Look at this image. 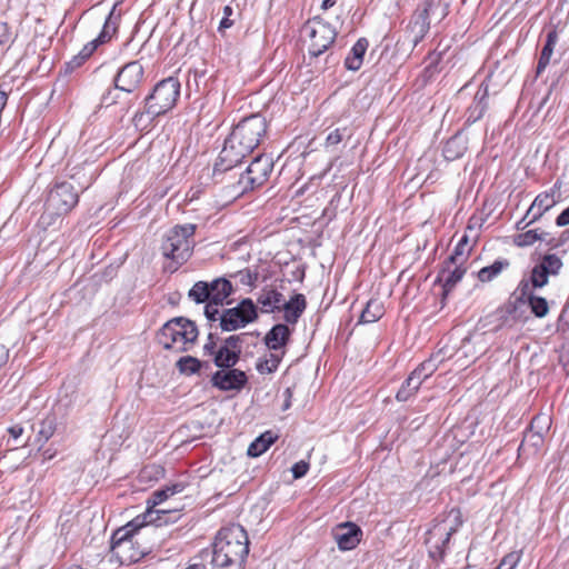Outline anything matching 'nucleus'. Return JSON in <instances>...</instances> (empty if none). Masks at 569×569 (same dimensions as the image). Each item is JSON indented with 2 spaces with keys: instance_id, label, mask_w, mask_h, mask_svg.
<instances>
[{
  "instance_id": "obj_63",
  "label": "nucleus",
  "mask_w": 569,
  "mask_h": 569,
  "mask_svg": "<svg viewBox=\"0 0 569 569\" xmlns=\"http://www.w3.org/2000/svg\"><path fill=\"white\" fill-rule=\"evenodd\" d=\"M533 427V418L528 422L527 429L530 431Z\"/></svg>"
},
{
  "instance_id": "obj_36",
  "label": "nucleus",
  "mask_w": 569,
  "mask_h": 569,
  "mask_svg": "<svg viewBox=\"0 0 569 569\" xmlns=\"http://www.w3.org/2000/svg\"><path fill=\"white\" fill-rule=\"evenodd\" d=\"M559 186L556 183L548 191L536 196V204L541 209L542 212H545L556 204L557 198H559Z\"/></svg>"
},
{
  "instance_id": "obj_31",
  "label": "nucleus",
  "mask_w": 569,
  "mask_h": 569,
  "mask_svg": "<svg viewBox=\"0 0 569 569\" xmlns=\"http://www.w3.org/2000/svg\"><path fill=\"white\" fill-rule=\"evenodd\" d=\"M277 437L271 431H266L258 437L248 448V455L250 457H259L266 452L269 447L276 441Z\"/></svg>"
},
{
  "instance_id": "obj_49",
  "label": "nucleus",
  "mask_w": 569,
  "mask_h": 569,
  "mask_svg": "<svg viewBox=\"0 0 569 569\" xmlns=\"http://www.w3.org/2000/svg\"><path fill=\"white\" fill-rule=\"evenodd\" d=\"M518 560L519 556L517 553H509L502 559L496 569H513Z\"/></svg>"
},
{
  "instance_id": "obj_15",
  "label": "nucleus",
  "mask_w": 569,
  "mask_h": 569,
  "mask_svg": "<svg viewBox=\"0 0 569 569\" xmlns=\"http://www.w3.org/2000/svg\"><path fill=\"white\" fill-rule=\"evenodd\" d=\"M247 381L244 371L233 368H221L211 377L212 386L222 391L241 390Z\"/></svg>"
},
{
  "instance_id": "obj_52",
  "label": "nucleus",
  "mask_w": 569,
  "mask_h": 569,
  "mask_svg": "<svg viewBox=\"0 0 569 569\" xmlns=\"http://www.w3.org/2000/svg\"><path fill=\"white\" fill-rule=\"evenodd\" d=\"M203 350L206 353L212 355V356H214V353L217 352L216 340H214V336L212 333H209L208 340L203 346Z\"/></svg>"
},
{
  "instance_id": "obj_62",
  "label": "nucleus",
  "mask_w": 569,
  "mask_h": 569,
  "mask_svg": "<svg viewBox=\"0 0 569 569\" xmlns=\"http://www.w3.org/2000/svg\"><path fill=\"white\" fill-rule=\"evenodd\" d=\"M162 509H178V512L181 510V507H177V506H167V507H163Z\"/></svg>"
},
{
  "instance_id": "obj_59",
  "label": "nucleus",
  "mask_w": 569,
  "mask_h": 569,
  "mask_svg": "<svg viewBox=\"0 0 569 569\" xmlns=\"http://www.w3.org/2000/svg\"><path fill=\"white\" fill-rule=\"evenodd\" d=\"M231 26V21L228 18H223L220 22V29L229 28Z\"/></svg>"
},
{
  "instance_id": "obj_55",
  "label": "nucleus",
  "mask_w": 569,
  "mask_h": 569,
  "mask_svg": "<svg viewBox=\"0 0 569 569\" xmlns=\"http://www.w3.org/2000/svg\"><path fill=\"white\" fill-rule=\"evenodd\" d=\"M457 143V140L456 139H452V140H449L445 147V156L447 159H453L456 157H458L460 154V152H458L457 154H451V148Z\"/></svg>"
},
{
  "instance_id": "obj_58",
  "label": "nucleus",
  "mask_w": 569,
  "mask_h": 569,
  "mask_svg": "<svg viewBox=\"0 0 569 569\" xmlns=\"http://www.w3.org/2000/svg\"><path fill=\"white\" fill-rule=\"evenodd\" d=\"M336 2H337V0H323L322 4H321V8L323 10H327V9L333 7L336 4Z\"/></svg>"
},
{
  "instance_id": "obj_46",
  "label": "nucleus",
  "mask_w": 569,
  "mask_h": 569,
  "mask_svg": "<svg viewBox=\"0 0 569 569\" xmlns=\"http://www.w3.org/2000/svg\"><path fill=\"white\" fill-rule=\"evenodd\" d=\"M54 432L53 422L51 420H44L41 423V428L39 430V437L44 441L49 440Z\"/></svg>"
},
{
  "instance_id": "obj_25",
  "label": "nucleus",
  "mask_w": 569,
  "mask_h": 569,
  "mask_svg": "<svg viewBox=\"0 0 569 569\" xmlns=\"http://www.w3.org/2000/svg\"><path fill=\"white\" fill-rule=\"evenodd\" d=\"M446 267L440 272V280L443 281L446 290L452 289L465 276L466 268L465 263H449V258L445 262Z\"/></svg>"
},
{
  "instance_id": "obj_38",
  "label": "nucleus",
  "mask_w": 569,
  "mask_h": 569,
  "mask_svg": "<svg viewBox=\"0 0 569 569\" xmlns=\"http://www.w3.org/2000/svg\"><path fill=\"white\" fill-rule=\"evenodd\" d=\"M189 298L196 303H202L210 301V289L209 283L206 281H198L189 291Z\"/></svg>"
},
{
  "instance_id": "obj_27",
  "label": "nucleus",
  "mask_w": 569,
  "mask_h": 569,
  "mask_svg": "<svg viewBox=\"0 0 569 569\" xmlns=\"http://www.w3.org/2000/svg\"><path fill=\"white\" fill-rule=\"evenodd\" d=\"M368 49V40L360 38L351 48L350 53L345 60V66L348 70L357 71L361 68L363 56Z\"/></svg>"
},
{
  "instance_id": "obj_28",
  "label": "nucleus",
  "mask_w": 569,
  "mask_h": 569,
  "mask_svg": "<svg viewBox=\"0 0 569 569\" xmlns=\"http://www.w3.org/2000/svg\"><path fill=\"white\" fill-rule=\"evenodd\" d=\"M385 313V308L378 299H370L365 309L361 311L360 323H373L378 321Z\"/></svg>"
},
{
  "instance_id": "obj_57",
  "label": "nucleus",
  "mask_w": 569,
  "mask_h": 569,
  "mask_svg": "<svg viewBox=\"0 0 569 569\" xmlns=\"http://www.w3.org/2000/svg\"><path fill=\"white\" fill-rule=\"evenodd\" d=\"M102 102H104L106 104L110 106V104H113L114 103V98L112 97V91H108L103 97H102Z\"/></svg>"
},
{
  "instance_id": "obj_22",
  "label": "nucleus",
  "mask_w": 569,
  "mask_h": 569,
  "mask_svg": "<svg viewBox=\"0 0 569 569\" xmlns=\"http://www.w3.org/2000/svg\"><path fill=\"white\" fill-rule=\"evenodd\" d=\"M291 336V330L284 323L273 326L264 336V345L271 351H279L286 347Z\"/></svg>"
},
{
  "instance_id": "obj_32",
  "label": "nucleus",
  "mask_w": 569,
  "mask_h": 569,
  "mask_svg": "<svg viewBox=\"0 0 569 569\" xmlns=\"http://www.w3.org/2000/svg\"><path fill=\"white\" fill-rule=\"evenodd\" d=\"M240 356L236 350H231L220 346L213 356V362L219 368H232L239 361Z\"/></svg>"
},
{
  "instance_id": "obj_39",
  "label": "nucleus",
  "mask_w": 569,
  "mask_h": 569,
  "mask_svg": "<svg viewBox=\"0 0 569 569\" xmlns=\"http://www.w3.org/2000/svg\"><path fill=\"white\" fill-rule=\"evenodd\" d=\"M178 370L182 375H192L200 370L202 362L191 356L181 357L176 363Z\"/></svg>"
},
{
  "instance_id": "obj_2",
  "label": "nucleus",
  "mask_w": 569,
  "mask_h": 569,
  "mask_svg": "<svg viewBox=\"0 0 569 569\" xmlns=\"http://www.w3.org/2000/svg\"><path fill=\"white\" fill-rule=\"evenodd\" d=\"M248 553V535L240 525H230L220 529L213 545L212 563L214 567L241 569Z\"/></svg>"
},
{
  "instance_id": "obj_26",
  "label": "nucleus",
  "mask_w": 569,
  "mask_h": 569,
  "mask_svg": "<svg viewBox=\"0 0 569 569\" xmlns=\"http://www.w3.org/2000/svg\"><path fill=\"white\" fill-rule=\"evenodd\" d=\"M208 283L210 289V302L222 305L223 301L232 293V284L224 278H218Z\"/></svg>"
},
{
  "instance_id": "obj_9",
  "label": "nucleus",
  "mask_w": 569,
  "mask_h": 569,
  "mask_svg": "<svg viewBox=\"0 0 569 569\" xmlns=\"http://www.w3.org/2000/svg\"><path fill=\"white\" fill-rule=\"evenodd\" d=\"M258 319V309L250 298L242 299L238 306L222 310L219 327L222 331H236Z\"/></svg>"
},
{
  "instance_id": "obj_50",
  "label": "nucleus",
  "mask_w": 569,
  "mask_h": 569,
  "mask_svg": "<svg viewBox=\"0 0 569 569\" xmlns=\"http://www.w3.org/2000/svg\"><path fill=\"white\" fill-rule=\"evenodd\" d=\"M88 58L86 56H83V53L80 51L77 56H74L69 62H67V69L72 71L74 70L76 68H79L80 66L83 64V62L87 60Z\"/></svg>"
},
{
  "instance_id": "obj_35",
  "label": "nucleus",
  "mask_w": 569,
  "mask_h": 569,
  "mask_svg": "<svg viewBox=\"0 0 569 569\" xmlns=\"http://www.w3.org/2000/svg\"><path fill=\"white\" fill-rule=\"evenodd\" d=\"M557 40H558V37H557V33L555 31H551V32L548 33L546 44L542 48L541 56H540V59H539V63H538V67L536 69V78L541 72V70H543L548 66V63L550 61V58H551V56L553 53V49H555V46L557 43Z\"/></svg>"
},
{
  "instance_id": "obj_8",
  "label": "nucleus",
  "mask_w": 569,
  "mask_h": 569,
  "mask_svg": "<svg viewBox=\"0 0 569 569\" xmlns=\"http://www.w3.org/2000/svg\"><path fill=\"white\" fill-rule=\"evenodd\" d=\"M301 31L309 41L308 50L313 57L322 54L337 37L336 29L319 18L308 20Z\"/></svg>"
},
{
  "instance_id": "obj_20",
  "label": "nucleus",
  "mask_w": 569,
  "mask_h": 569,
  "mask_svg": "<svg viewBox=\"0 0 569 569\" xmlns=\"http://www.w3.org/2000/svg\"><path fill=\"white\" fill-rule=\"evenodd\" d=\"M533 209V202L528 207L525 217L516 224L517 233L512 236V242L517 247H528L533 244V218H529L530 211Z\"/></svg>"
},
{
  "instance_id": "obj_53",
  "label": "nucleus",
  "mask_w": 569,
  "mask_h": 569,
  "mask_svg": "<svg viewBox=\"0 0 569 569\" xmlns=\"http://www.w3.org/2000/svg\"><path fill=\"white\" fill-rule=\"evenodd\" d=\"M558 227H565L569 224V207L566 208L556 219Z\"/></svg>"
},
{
  "instance_id": "obj_45",
  "label": "nucleus",
  "mask_w": 569,
  "mask_h": 569,
  "mask_svg": "<svg viewBox=\"0 0 569 569\" xmlns=\"http://www.w3.org/2000/svg\"><path fill=\"white\" fill-rule=\"evenodd\" d=\"M308 470H309V463L305 460H300V461L296 462L291 468L292 476L295 479L302 478L303 476H306Z\"/></svg>"
},
{
  "instance_id": "obj_44",
  "label": "nucleus",
  "mask_w": 569,
  "mask_h": 569,
  "mask_svg": "<svg viewBox=\"0 0 569 569\" xmlns=\"http://www.w3.org/2000/svg\"><path fill=\"white\" fill-rule=\"evenodd\" d=\"M241 337L240 336H230L228 337L224 342H223V347L224 348H228V349H231V350H236V353L240 356L241 353Z\"/></svg>"
},
{
  "instance_id": "obj_43",
  "label": "nucleus",
  "mask_w": 569,
  "mask_h": 569,
  "mask_svg": "<svg viewBox=\"0 0 569 569\" xmlns=\"http://www.w3.org/2000/svg\"><path fill=\"white\" fill-rule=\"evenodd\" d=\"M236 277L239 278V281L243 286H254L258 274L256 272L250 271L249 269H244L239 271Z\"/></svg>"
},
{
  "instance_id": "obj_56",
  "label": "nucleus",
  "mask_w": 569,
  "mask_h": 569,
  "mask_svg": "<svg viewBox=\"0 0 569 569\" xmlns=\"http://www.w3.org/2000/svg\"><path fill=\"white\" fill-rule=\"evenodd\" d=\"M9 435L17 440L23 433V428L20 425H14L8 429Z\"/></svg>"
},
{
  "instance_id": "obj_24",
  "label": "nucleus",
  "mask_w": 569,
  "mask_h": 569,
  "mask_svg": "<svg viewBox=\"0 0 569 569\" xmlns=\"http://www.w3.org/2000/svg\"><path fill=\"white\" fill-rule=\"evenodd\" d=\"M307 301L306 297L301 293H296L290 298L289 301L281 303V310H283V319L287 323L295 325L306 310Z\"/></svg>"
},
{
  "instance_id": "obj_4",
  "label": "nucleus",
  "mask_w": 569,
  "mask_h": 569,
  "mask_svg": "<svg viewBox=\"0 0 569 569\" xmlns=\"http://www.w3.org/2000/svg\"><path fill=\"white\" fill-rule=\"evenodd\" d=\"M180 94V82L173 77L160 81L153 91L146 98V110L137 112L133 117L136 127L143 124L144 118L149 122L156 117L171 110Z\"/></svg>"
},
{
  "instance_id": "obj_34",
  "label": "nucleus",
  "mask_w": 569,
  "mask_h": 569,
  "mask_svg": "<svg viewBox=\"0 0 569 569\" xmlns=\"http://www.w3.org/2000/svg\"><path fill=\"white\" fill-rule=\"evenodd\" d=\"M284 351L282 350L280 353L273 351L270 352L267 357L260 358L257 361L256 368L260 373H272L274 372L282 359Z\"/></svg>"
},
{
  "instance_id": "obj_48",
  "label": "nucleus",
  "mask_w": 569,
  "mask_h": 569,
  "mask_svg": "<svg viewBox=\"0 0 569 569\" xmlns=\"http://www.w3.org/2000/svg\"><path fill=\"white\" fill-rule=\"evenodd\" d=\"M548 301L542 297H536V318H542L548 313Z\"/></svg>"
},
{
  "instance_id": "obj_17",
  "label": "nucleus",
  "mask_w": 569,
  "mask_h": 569,
  "mask_svg": "<svg viewBox=\"0 0 569 569\" xmlns=\"http://www.w3.org/2000/svg\"><path fill=\"white\" fill-rule=\"evenodd\" d=\"M487 350V340L485 333H475L462 340V343L456 352L457 360L462 357L467 358L468 361L462 362L461 366H468L469 362L475 361L479 355H482Z\"/></svg>"
},
{
  "instance_id": "obj_51",
  "label": "nucleus",
  "mask_w": 569,
  "mask_h": 569,
  "mask_svg": "<svg viewBox=\"0 0 569 569\" xmlns=\"http://www.w3.org/2000/svg\"><path fill=\"white\" fill-rule=\"evenodd\" d=\"M10 30L7 22L0 21V46H3L10 41Z\"/></svg>"
},
{
  "instance_id": "obj_54",
  "label": "nucleus",
  "mask_w": 569,
  "mask_h": 569,
  "mask_svg": "<svg viewBox=\"0 0 569 569\" xmlns=\"http://www.w3.org/2000/svg\"><path fill=\"white\" fill-rule=\"evenodd\" d=\"M406 380L417 390H419L421 383L423 382V380L415 371H412Z\"/></svg>"
},
{
  "instance_id": "obj_41",
  "label": "nucleus",
  "mask_w": 569,
  "mask_h": 569,
  "mask_svg": "<svg viewBox=\"0 0 569 569\" xmlns=\"http://www.w3.org/2000/svg\"><path fill=\"white\" fill-rule=\"evenodd\" d=\"M536 422L538 423V430H536L537 436H542L545 432H548L552 423L551 417L548 413L536 415Z\"/></svg>"
},
{
  "instance_id": "obj_19",
  "label": "nucleus",
  "mask_w": 569,
  "mask_h": 569,
  "mask_svg": "<svg viewBox=\"0 0 569 569\" xmlns=\"http://www.w3.org/2000/svg\"><path fill=\"white\" fill-rule=\"evenodd\" d=\"M467 231L475 232L473 237H470L468 233H465L461 237L452 254L449 257V263H465L468 260L473 247L477 243L478 233L471 223L468 224Z\"/></svg>"
},
{
  "instance_id": "obj_5",
  "label": "nucleus",
  "mask_w": 569,
  "mask_h": 569,
  "mask_svg": "<svg viewBox=\"0 0 569 569\" xmlns=\"http://www.w3.org/2000/svg\"><path fill=\"white\" fill-rule=\"evenodd\" d=\"M157 338L164 349L183 352L196 342L198 329L194 322L178 317L167 321L159 330Z\"/></svg>"
},
{
  "instance_id": "obj_64",
  "label": "nucleus",
  "mask_w": 569,
  "mask_h": 569,
  "mask_svg": "<svg viewBox=\"0 0 569 569\" xmlns=\"http://www.w3.org/2000/svg\"><path fill=\"white\" fill-rule=\"evenodd\" d=\"M186 569H198V567H197V566H189V567H188V568H186Z\"/></svg>"
},
{
  "instance_id": "obj_33",
  "label": "nucleus",
  "mask_w": 569,
  "mask_h": 569,
  "mask_svg": "<svg viewBox=\"0 0 569 569\" xmlns=\"http://www.w3.org/2000/svg\"><path fill=\"white\" fill-rule=\"evenodd\" d=\"M487 96H488L487 87L483 89L480 88L478 90V92L475 96V102L469 108L468 121L476 122L478 119H480L483 116V113L487 109V103L485 102Z\"/></svg>"
},
{
  "instance_id": "obj_3",
  "label": "nucleus",
  "mask_w": 569,
  "mask_h": 569,
  "mask_svg": "<svg viewBox=\"0 0 569 569\" xmlns=\"http://www.w3.org/2000/svg\"><path fill=\"white\" fill-rule=\"evenodd\" d=\"M144 528L148 526L142 525L140 517H137L127 526L116 530L111 539V559H116L122 566L139 561L146 553V548H142L139 542V529Z\"/></svg>"
},
{
  "instance_id": "obj_10",
  "label": "nucleus",
  "mask_w": 569,
  "mask_h": 569,
  "mask_svg": "<svg viewBox=\"0 0 569 569\" xmlns=\"http://www.w3.org/2000/svg\"><path fill=\"white\" fill-rule=\"evenodd\" d=\"M509 312L518 319H528L533 313V269L525 277L509 299Z\"/></svg>"
},
{
  "instance_id": "obj_14",
  "label": "nucleus",
  "mask_w": 569,
  "mask_h": 569,
  "mask_svg": "<svg viewBox=\"0 0 569 569\" xmlns=\"http://www.w3.org/2000/svg\"><path fill=\"white\" fill-rule=\"evenodd\" d=\"M436 0H423L420 8H418L411 17L408 24L410 41L417 46L427 34L430 28L429 12L433 7Z\"/></svg>"
},
{
  "instance_id": "obj_30",
  "label": "nucleus",
  "mask_w": 569,
  "mask_h": 569,
  "mask_svg": "<svg viewBox=\"0 0 569 569\" xmlns=\"http://www.w3.org/2000/svg\"><path fill=\"white\" fill-rule=\"evenodd\" d=\"M510 262L507 259L496 260L492 264L481 268L478 271V279L481 282H490L497 278L503 270L509 268Z\"/></svg>"
},
{
  "instance_id": "obj_40",
  "label": "nucleus",
  "mask_w": 569,
  "mask_h": 569,
  "mask_svg": "<svg viewBox=\"0 0 569 569\" xmlns=\"http://www.w3.org/2000/svg\"><path fill=\"white\" fill-rule=\"evenodd\" d=\"M347 132H348L347 127L336 128L335 130L329 132L328 136L326 137L325 143H323L325 148L329 149V148H332V147H336L337 144H339L346 137Z\"/></svg>"
},
{
  "instance_id": "obj_6",
  "label": "nucleus",
  "mask_w": 569,
  "mask_h": 569,
  "mask_svg": "<svg viewBox=\"0 0 569 569\" xmlns=\"http://www.w3.org/2000/svg\"><path fill=\"white\" fill-rule=\"evenodd\" d=\"M196 224H178L168 230L163 237L161 250L166 258L181 264L187 261L193 249Z\"/></svg>"
},
{
  "instance_id": "obj_37",
  "label": "nucleus",
  "mask_w": 569,
  "mask_h": 569,
  "mask_svg": "<svg viewBox=\"0 0 569 569\" xmlns=\"http://www.w3.org/2000/svg\"><path fill=\"white\" fill-rule=\"evenodd\" d=\"M442 360L443 358L439 355L432 356L419 365L413 371L425 381L438 369V366Z\"/></svg>"
},
{
  "instance_id": "obj_1",
  "label": "nucleus",
  "mask_w": 569,
  "mask_h": 569,
  "mask_svg": "<svg viewBox=\"0 0 569 569\" xmlns=\"http://www.w3.org/2000/svg\"><path fill=\"white\" fill-rule=\"evenodd\" d=\"M267 132V121L259 113L242 119L226 139L213 174L227 172L241 163L260 143Z\"/></svg>"
},
{
  "instance_id": "obj_29",
  "label": "nucleus",
  "mask_w": 569,
  "mask_h": 569,
  "mask_svg": "<svg viewBox=\"0 0 569 569\" xmlns=\"http://www.w3.org/2000/svg\"><path fill=\"white\" fill-rule=\"evenodd\" d=\"M109 20H110V17L106 20L103 29L100 32V34L92 41L84 44L83 48L80 50L83 53V56H86L87 58L91 57V54L96 51V49L100 44L108 41L111 38L112 33L116 31V28L110 24Z\"/></svg>"
},
{
  "instance_id": "obj_12",
  "label": "nucleus",
  "mask_w": 569,
  "mask_h": 569,
  "mask_svg": "<svg viewBox=\"0 0 569 569\" xmlns=\"http://www.w3.org/2000/svg\"><path fill=\"white\" fill-rule=\"evenodd\" d=\"M273 168L272 158L269 156H258L248 166L244 173L239 178V186L241 192L254 187L261 186L269 177Z\"/></svg>"
},
{
  "instance_id": "obj_16",
  "label": "nucleus",
  "mask_w": 569,
  "mask_h": 569,
  "mask_svg": "<svg viewBox=\"0 0 569 569\" xmlns=\"http://www.w3.org/2000/svg\"><path fill=\"white\" fill-rule=\"evenodd\" d=\"M448 519L451 521L450 527L447 528L446 526L442 525L435 526L429 531V538L427 539V542L430 543L433 538L438 537L440 539L443 537L441 546L436 545L437 552L439 553V556L443 553L445 547L449 542L452 533L456 532L457 529L462 525V516L459 509L450 510Z\"/></svg>"
},
{
  "instance_id": "obj_47",
  "label": "nucleus",
  "mask_w": 569,
  "mask_h": 569,
  "mask_svg": "<svg viewBox=\"0 0 569 569\" xmlns=\"http://www.w3.org/2000/svg\"><path fill=\"white\" fill-rule=\"evenodd\" d=\"M219 305H216L214 302L208 301V303L204 307V316L209 321H217L219 320V317L221 312H219L218 309Z\"/></svg>"
},
{
  "instance_id": "obj_21",
  "label": "nucleus",
  "mask_w": 569,
  "mask_h": 569,
  "mask_svg": "<svg viewBox=\"0 0 569 569\" xmlns=\"http://www.w3.org/2000/svg\"><path fill=\"white\" fill-rule=\"evenodd\" d=\"M361 533L357 525L348 522L339 527L335 539L341 550H351L359 543Z\"/></svg>"
},
{
  "instance_id": "obj_7",
  "label": "nucleus",
  "mask_w": 569,
  "mask_h": 569,
  "mask_svg": "<svg viewBox=\"0 0 569 569\" xmlns=\"http://www.w3.org/2000/svg\"><path fill=\"white\" fill-rule=\"evenodd\" d=\"M183 489L184 485L177 482L154 491L147 501V511L141 516L142 525L160 527L176 522L179 519L178 509H158V506L162 505L168 498L182 492Z\"/></svg>"
},
{
  "instance_id": "obj_13",
  "label": "nucleus",
  "mask_w": 569,
  "mask_h": 569,
  "mask_svg": "<svg viewBox=\"0 0 569 569\" xmlns=\"http://www.w3.org/2000/svg\"><path fill=\"white\" fill-rule=\"evenodd\" d=\"M144 70L139 61L126 63L114 77V87L117 90L132 93L143 80Z\"/></svg>"
},
{
  "instance_id": "obj_60",
  "label": "nucleus",
  "mask_w": 569,
  "mask_h": 569,
  "mask_svg": "<svg viewBox=\"0 0 569 569\" xmlns=\"http://www.w3.org/2000/svg\"><path fill=\"white\" fill-rule=\"evenodd\" d=\"M223 11H224V14L228 16V14H230L232 12V9L229 6H226Z\"/></svg>"
},
{
  "instance_id": "obj_23",
  "label": "nucleus",
  "mask_w": 569,
  "mask_h": 569,
  "mask_svg": "<svg viewBox=\"0 0 569 569\" xmlns=\"http://www.w3.org/2000/svg\"><path fill=\"white\" fill-rule=\"evenodd\" d=\"M257 302L263 313H271L281 311V303L283 302V295L277 289L264 287L258 295Z\"/></svg>"
},
{
  "instance_id": "obj_18",
  "label": "nucleus",
  "mask_w": 569,
  "mask_h": 569,
  "mask_svg": "<svg viewBox=\"0 0 569 569\" xmlns=\"http://www.w3.org/2000/svg\"><path fill=\"white\" fill-rule=\"evenodd\" d=\"M562 267L561 259L555 253L545 254L536 266V288L548 283L549 276H557Z\"/></svg>"
},
{
  "instance_id": "obj_42",
  "label": "nucleus",
  "mask_w": 569,
  "mask_h": 569,
  "mask_svg": "<svg viewBox=\"0 0 569 569\" xmlns=\"http://www.w3.org/2000/svg\"><path fill=\"white\" fill-rule=\"evenodd\" d=\"M418 390L411 387L409 382L406 380L396 395V399L398 401H407L409 400Z\"/></svg>"
},
{
  "instance_id": "obj_61",
  "label": "nucleus",
  "mask_w": 569,
  "mask_h": 569,
  "mask_svg": "<svg viewBox=\"0 0 569 569\" xmlns=\"http://www.w3.org/2000/svg\"><path fill=\"white\" fill-rule=\"evenodd\" d=\"M203 74H199L198 72L193 73V80L196 82V86H198V77H202Z\"/></svg>"
},
{
  "instance_id": "obj_11",
  "label": "nucleus",
  "mask_w": 569,
  "mask_h": 569,
  "mask_svg": "<svg viewBox=\"0 0 569 569\" xmlns=\"http://www.w3.org/2000/svg\"><path fill=\"white\" fill-rule=\"evenodd\" d=\"M79 201V194L69 182L57 183L49 192L46 202L47 214L62 216L70 212Z\"/></svg>"
}]
</instances>
